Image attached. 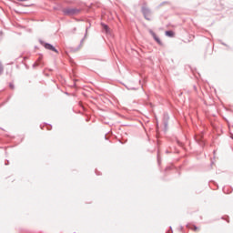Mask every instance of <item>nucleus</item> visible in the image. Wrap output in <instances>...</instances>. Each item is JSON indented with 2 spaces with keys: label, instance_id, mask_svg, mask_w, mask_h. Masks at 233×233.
Returning <instances> with one entry per match:
<instances>
[{
  "label": "nucleus",
  "instance_id": "24",
  "mask_svg": "<svg viewBox=\"0 0 233 233\" xmlns=\"http://www.w3.org/2000/svg\"><path fill=\"white\" fill-rule=\"evenodd\" d=\"M157 158H159V156L157 157ZM158 163H159V159H158Z\"/></svg>",
  "mask_w": 233,
  "mask_h": 233
},
{
  "label": "nucleus",
  "instance_id": "8",
  "mask_svg": "<svg viewBox=\"0 0 233 233\" xmlns=\"http://www.w3.org/2000/svg\"><path fill=\"white\" fill-rule=\"evenodd\" d=\"M81 43H83V39L81 40ZM82 44H80L76 48H72L73 52H77V50H79V48H81Z\"/></svg>",
  "mask_w": 233,
  "mask_h": 233
},
{
  "label": "nucleus",
  "instance_id": "23",
  "mask_svg": "<svg viewBox=\"0 0 233 233\" xmlns=\"http://www.w3.org/2000/svg\"><path fill=\"white\" fill-rule=\"evenodd\" d=\"M8 163H9V162H8V160H7V161L5 162V165H8Z\"/></svg>",
  "mask_w": 233,
  "mask_h": 233
},
{
  "label": "nucleus",
  "instance_id": "21",
  "mask_svg": "<svg viewBox=\"0 0 233 233\" xmlns=\"http://www.w3.org/2000/svg\"><path fill=\"white\" fill-rule=\"evenodd\" d=\"M194 90H198V87H196V86H194Z\"/></svg>",
  "mask_w": 233,
  "mask_h": 233
},
{
  "label": "nucleus",
  "instance_id": "12",
  "mask_svg": "<svg viewBox=\"0 0 233 233\" xmlns=\"http://www.w3.org/2000/svg\"><path fill=\"white\" fill-rule=\"evenodd\" d=\"M40 63L39 62H35L34 65H33V68H35V66H39Z\"/></svg>",
  "mask_w": 233,
  "mask_h": 233
},
{
  "label": "nucleus",
  "instance_id": "13",
  "mask_svg": "<svg viewBox=\"0 0 233 233\" xmlns=\"http://www.w3.org/2000/svg\"><path fill=\"white\" fill-rule=\"evenodd\" d=\"M9 87L11 88V90H14V88H15L14 84H13V83H10V84H9Z\"/></svg>",
  "mask_w": 233,
  "mask_h": 233
},
{
  "label": "nucleus",
  "instance_id": "22",
  "mask_svg": "<svg viewBox=\"0 0 233 233\" xmlns=\"http://www.w3.org/2000/svg\"><path fill=\"white\" fill-rule=\"evenodd\" d=\"M41 59H42V57L40 56V57L38 58V61H41Z\"/></svg>",
  "mask_w": 233,
  "mask_h": 233
},
{
  "label": "nucleus",
  "instance_id": "1",
  "mask_svg": "<svg viewBox=\"0 0 233 233\" xmlns=\"http://www.w3.org/2000/svg\"><path fill=\"white\" fill-rule=\"evenodd\" d=\"M64 15H68V16H72V15H78V14L81 12V9H77V8H64L62 10Z\"/></svg>",
  "mask_w": 233,
  "mask_h": 233
},
{
  "label": "nucleus",
  "instance_id": "15",
  "mask_svg": "<svg viewBox=\"0 0 233 233\" xmlns=\"http://www.w3.org/2000/svg\"><path fill=\"white\" fill-rule=\"evenodd\" d=\"M164 125H165V127L167 128V127H168V121H165Z\"/></svg>",
  "mask_w": 233,
  "mask_h": 233
},
{
  "label": "nucleus",
  "instance_id": "4",
  "mask_svg": "<svg viewBox=\"0 0 233 233\" xmlns=\"http://www.w3.org/2000/svg\"><path fill=\"white\" fill-rule=\"evenodd\" d=\"M149 34L152 35L154 40L160 46H163V42H161V39L158 38L157 35L152 29L149 30Z\"/></svg>",
  "mask_w": 233,
  "mask_h": 233
},
{
  "label": "nucleus",
  "instance_id": "11",
  "mask_svg": "<svg viewBox=\"0 0 233 233\" xmlns=\"http://www.w3.org/2000/svg\"><path fill=\"white\" fill-rule=\"evenodd\" d=\"M177 146L178 147H183V142L179 141V140H177Z\"/></svg>",
  "mask_w": 233,
  "mask_h": 233
},
{
  "label": "nucleus",
  "instance_id": "9",
  "mask_svg": "<svg viewBox=\"0 0 233 233\" xmlns=\"http://www.w3.org/2000/svg\"><path fill=\"white\" fill-rule=\"evenodd\" d=\"M3 72H5V67L3 66V64L0 63V76H2Z\"/></svg>",
  "mask_w": 233,
  "mask_h": 233
},
{
  "label": "nucleus",
  "instance_id": "7",
  "mask_svg": "<svg viewBox=\"0 0 233 233\" xmlns=\"http://www.w3.org/2000/svg\"><path fill=\"white\" fill-rule=\"evenodd\" d=\"M197 143H198V145H200V147H205V142H203V140H201V138H196Z\"/></svg>",
  "mask_w": 233,
  "mask_h": 233
},
{
  "label": "nucleus",
  "instance_id": "14",
  "mask_svg": "<svg viewBox=\"0 0 233 233\" xmlns=\"http://www.w3.org/2000/svg\"><path fill=\"white\" fill-rule=\"evenodd\" d=\"M168 170H172V167H170V166H169V167H166V171H168Z\"/></svg>",
  "mask_w": 233,
  "mask_h": 233
},
{
  "label": "nucleus",
  "instance_id": "20",
  "mask_svg": "<svg viewBox=\"0 0 233 233\" xmlns=\"http://www.w3.org/2000/svg\"><path fill=\"white\" fill-rule=\"evenodd\" d=\"M17 1H20V2H25V1H28V0H17Z\"/></svg>",
  "mask_w": 233,
  "mask_h": 233
},
{
  "label": "nucleus",
  "instance_id": "18",
  "mask_svg": "<svg viewBox=\"0 0 233 233\" xmlns=\"http://www.w3.org/2000/svg\"><path fill=\"white\" fill-rule=\"evenodd\" d=\"M47 130H52V126H47Z\"/></svg>",
  "mask_w": 233,
  "mask_h": 233
},
{
  "label": "nucleus",
  "instance_id": "6",
  "mask_svg": "<svg viewBox=\"0 0 233 233\" xmlns=\"http://www.w3.org/2000/svg\"><path fill=\"white\" fill-rule=\"evenodd\" d=\"M166 35H167V37H174V31H166Z\"/></svg>",
  "mask_w": 233,
  "mask_h": 233
},
{
  "label": "nucleus",
  "instance_id": "2",
  "mask_svg": "<svg viewBox=\"0 0 233 233\" xmlns=\"http://www.w3.org/2000/svg\"><path fill=\"white\" fill-rule=\"evenodd\" d=\"M40 45H43V46L46 50H51V52H56V54H59V51H57V49H56V47L52 44L45 43L43 42V40H40Z\"/></svg>",
  "mask_w": 233,
  "mask_h": 233
},
{
  "label": "nucleus",
  "instance_id": "3",
  "mask_svg": "<svg viewBox=\"0 0 233 233\" xmlns=\"http://www.w3.org/2000/svg\"><path fill=\"white\" fill-rule=\"evenodd\" d=\"M141 11L145 19H147V21H150V9H148L147 7L142 6Z\"/></svg>",
  "mask_w": 233,
  "mask_h": 233
},
{
  "label": "nucleus",
  "instance_id": "17",
  "mask_svg": "<svg viewBox=\"0 0 233 233\" xmlns=\"http://www.w3.org/2000/svg\"><path fill=\"white\" fill-rule=\"evenodd\" d=\"M127 90H137V88H136V87H130V88H128V87H127Z\"/></svg>",
  "mask_w": 233,
  "mask_h": 233
},
{
  "label": "nucleus",
  "instance_id": "10",
  "mask_svg": "<svg viewBox=\"0 0 233 233\" xmlns=\"http://www.w3.org/2000/svg\"><path fill=\"white\" fill-rule=\"evenodd\" d=\"M223 192H224V194H230L232 191H227V187H224L223 188Z\"/></svg>",
  "mask_w": 233,
  "mask_h": 233
},
{
  "label": "nucleus",
  "instance_id": "5",
  "mask_svg": "<svg viewBox=\"0 0 233 233\" xmlns=\"http://www.w3.org/2000/svg\"><path fill=\"white\" fill-rule=\"evenodd\" d=\"M101 26L106 34H108L110 32V27H108V25H106L105 23H101Z\"/></svg>",
  "mask_w": 233,
  "mask_h": 233
},
{
  "label": "nucleus",
  "instance_id": "16",
  "mask_svg": "<svg viewBox=\"0 0 233 233\" xmlns=\"http://www.w3.org/2000/svg\"><path fill=\"white\" fill-rule=\"evenodd\" d=\"M192 228V230H194V231L198 230V227H197V226H193V228Z\"/></svg>",
  "mask_w": 233,
  "mask_h": 233
},
{
  "label": "nucleus",
  "instance_id": "19",
  "mask_svg": "<svg viewBox=\"0 0 233 233\" xmlns=\"http://www.w3.org/2000/svg\"><path fill=\"white\" fill-rule=\"evenodd\" d=\"M166 233H172V227H170V230H168L167 232Z\"/></svg>",
  "mask_w": 233,
  "mask_h": 233
}]
</instances>
